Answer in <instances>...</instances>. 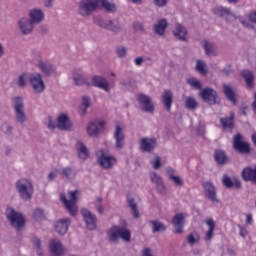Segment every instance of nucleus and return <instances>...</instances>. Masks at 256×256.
<instances>
[{"label": "nucleus", "instance_id": "5701e85b", "mask_svg": "<svg viewBox=\"0 0 256 256\" xmlns=\"http://www.w3.org/2000/svg\"><path fill=\"white\" fill-rule=\"evenodd\" d=\"M241 177L243 181H246V182L250 181L251 183L256 185V166L255 167L247 166L243 168L241 172Z\"/></svg>", "mask_w": 256, "mask_h": 256}, {"label": "nucleus", "instance_id": "9b49d317", "mask_svg": "<svg viewBox=\"0 0 256 256\" xmlns=\"http://www.w3.org/2000/svg\"><path fill=\"white\" fill-rule=\"evenodd\" d=\"M137 101L140 105L141 111L144 113H155V104L153 103V100H151V97L147 94H139L137 97Z\"/></svg>", "mask_w": 256, "mask_h": 256}, {"label": "nucleus", "instance_id": "bf43d9fd", "mask_svg": "<svg viewBox=\"0 0 256 256\" xmlns=\"http://www.w3.org/2000/svg\"><path fill=\"white\" fill-rule=\"evenodd\" d=\"M156 191L159 195H165V193H167V187H165V184L162 182L156 186Z\"/></svg>", "mask_w": 256, "mask_h": 256}, {"label": "nucleus", "instance_id": "4468645a", "mask_svg": "<svg viewBox=\"0 0 256 256\" xmlns=\"http://www.w3.org/2000/svg\"><path fill=\"white\" fill-rule=\"evenodd\" d=\"M115 149L121 151L125 147V132L123 125L117 124L114 130Z\"/></svg>", "mask_w": 256, "mask_h": 256}, {"label": "nucleus", "instance_id": "69168bd1", "mask_svg": "<svg viewBox=\"0 0 256 256\" xmlns=\"http://www.w3.org/2000/svg\"><path fill=\"white\" fill-rule=\"evenodd\" d=\"M145 61V59L143 58V57H141V56H139V57H136L135 59H134V63H135V65L137 66V67H141V65H143V62Z\"/></svg>", "mask_w": 256, "mask_h": 256}, {"label": "nucleus", "instance_id": "72a5a7b5", "mask_svg": "<svg viewBox=\"0 0 256 256\" xmlns=\"http://www.w3.org/2000/svg\"><path fill=\"white\" fill-rule=\"evenodd\" d=\"M213 13L214 15H216V17H220V18L233 16V11H231V8H227L223 6H216L213 9Z\"/></svg>", "mask_w": 256, "mask_h": 256}, {"label": "nucleus", "instance_id": "6ab92c4d", "mask_svg": "<svg viewBox=\"0 0 256 256\" xmlns=\"http://www.w3.org/2000/svg\"><path fill=\"white\" fill-rule=\"evenodd\" d=\"M204 187V195L209 199V201H212V203H219V199H217V189H215V186L211 182H205L203 183Z\"/></svg>", "mask_w": 256, "mask_h": 256}, {"label": "nucleus", "instance_id": "1a4fd4ad", "mask_svg": "<svg viewBox=\"0 0 256 256\" xmlns=\"http://www.w3.org/2000/svg\"><path fill=\"white\" fill-rule=\"evenodd\" d=\"M28 81L34 93H43L45 91V81L43 80V75H41V73H31Z\"/></svg>", "mask_w": 256, "mask_h": 256}, {"label": "nucleus", "instance_id": "8fccbe9b", "mask_svg": "<svg viewBox=\"0 0 256 256\" xmlns=\"http://www.w3.org/2000/svg\"><path fill=\"white\" fill-rule=\"evenodd\" d=\"M222 185H224L226 189H233L234 187L233 180H231V177H229L227 174L223 175Z\"/></svg>", "mask_w": 256, "mask_h": 256}, {"label": "nucleus", "instance_id": "f03ea898", "mask_svg": "<svg viewBox=\"0 0 256 256\" xmlns=\"http://www.w3.org/2000/svg\"><path fill=\"white\" fill-rule=\"evenodd\" d=\"M93 23L97 25V27H100V29L110 31L114 35H119V33L123 31V25H121L119 18L104 20L103 16L98 15L93 17Z\"/></svg>", "mask_w": 256, "mask_h": 256}, {"label": "nucleus", "instance_id": "e433bc0d", "mask_svg": "<svg viewBox=\"0 0 256 256\" xmlns=\"http://www.w3.org/2000/svg\"><path fill=\"white\" fill-rule=\"evenodd\" d=\"M127 203H128V207L132 211L133 218L139 219V217H141V215L139 214V210L137 208V202H135V198H133L131 196H127Z\"/></svg>", "mask_w": 256, "mask_h": 256}, {"label": "nucleus", "instance_id": "7c9ffc66", "mask_svg": "<svg viewBox=\"0 0 256 256\" xmlns=\"http://www.w3.org/2000/svg\"><path fill=\"white\" fill-rule=\"evenodd\" d=\"M29 17L31 20V23L34 25H39L43 19H45V14L43 13V10L34 8L29 11Z\"/></svg>", "mask_w": 256, "mask_h": 256}, {"label": "nucleus", "instance_id": "a18cd8bd", "mask_svg": "<svg viewBox=\"0 0 256 256\" xmlns=\"http://www.w3.org/2000/svg\"><path fill=\"white\" fill-rule=\"evenodd\" d=\"M187 83L188 85H190V87H192V89H198L199 91L203 89L201 82L196 78H188Z\"/></svg>", "mask_w": 256, "mask_h": 256}, {"label": "nucleus", "instance_id": "a211bd4d", "mask_svg": "<svg viewBox=\"0 0 256 256\" xmlns=\"http://www.w3.org/2000/svg\"><path fill=\"white\" fill-rule=\"evenodd\" d=\"M57 128L60 131H71L73 129V122L69 119L67 114H60L57 118Z\"/></svg>", "mask_w": 256, "mask_h": 256}, {"label": "nucleus", "instance_id": "473e14b6", "mask_svg": "<svg viewBox=\"0 0 256 256\" xmlns=\"http://www.w3.org/2000/svg\"><path fill=\"white\" fill-rule=\"evenodd\" d=\"M214 161L217 165H227L229 163V157L223 150H215L214 151Z\"/></svg>", "mask_w": 256, "mask_h": 256}, {"label": "nucleus", "instance_id": "aec40b11", "mask_svg": "<svg viewBox=\"0 0 256 256\" xmlns=\"http://www.w3.org/2000/svg\"><path fill=\"white\" fill-rule=\"evenodd\" d=\"M187 215L185 213H177L173 218H172V224L174 227H176L174 233L177 235L183 233V228L185 227V218Z\"/></svg>", "mask_w": 256, "mask_h": 256}, {"label": "nucleus", "instance_id": "ea45409f", "mask_svg": "<svg viewBox=\"0 0 256 256\" xmlns=\"http://www.w3.org/2000/svg\"><path fill=\"white\" fill-rule=\"evenodd\" d=\"M60 175H62V177L65 179H68V181H71V179H75L77 173H75V171L68 166L61 169Z\"/></svg>", "mask_w": 256, "mask_h": 256}, {"label": "nucleus", "instance_id": "4d7b16f0", "mask_svg": "<svg viewBox=\"0 0 256 256\" xmlns=\"http://www.w3.org/2000/svg\"><path fill=\"white\" fill-rule=\"evenodd\" d=\"M186 241H187L188 245H195V243H197V241H199V236L195 237V235H193V233H191L186 237Z\"/></svg>", "mask_w": 256, "mask_h": 256}, {"label": "nucleus", "instance_id": "052dcab7", "mask_svg": "<svg viewBox=\"0 0 256 256\" xmlns=\"http://www.w3.org/2000/svg\"><path fill=\"white\" fill-rule=\"evenodd\" d=\"M242 77H243V79H245V81H247L248 79H251L255 76L253 75V72H251L249 70H243L242 71Z\"/></svg>", "mask_w": 256, "mask_h": 256}, {"label": "nucleus", "instance_id": "412c9836", "mask_svg": "<svg viewBox=\"0 0 256 256\" xmlns=\"http://www.w3.org/2000/svg\"><path fill=\"white\" fill-rule=\"evenodd\" d=\"M71 226V219L64 218L60 219L55 224V231L63 237L64 235H67V231H69V227Z\"/></svg>", "mask_w": 256, "mask_h": 256}, {"label": "nucleus", "instance_id": "c03bdc74", "mask_svg": "<svg viewBox=\"0 0 256 256\" xmlns=\"http://www.w3.org/2000/svg\"><path fill=\"white\" fill-rule=\"evenodd\" d=\"M82 116L87 113V109L91 107V98L89 96H83L82 97Z\"/></svg>", "mask_w": 256, "mask_h": 256}, {"label": "nucleus", "instance_id": "f257e3e1", "mask_svg": "<svg viewBox=\"0 0 256 256\" xmlns=\"http://www.w3.org/2000/svg\"><path fill=\"white\" fill-rule=\"evenodd\" d=\"M12 107L14 109V121L21 125V127H25L29 118L27 117V112H25V100L23 96H15L12 98Z\"/></svg>", "mask_w": 256, "mask_h": 256}, {"label": "nucleus", "instance_id": "4be33fe9", "mask_svg": "<svg viewBox=\"0 0 256 256\" xmlns=\"http://www.w3.org/2000/svg\"><path fill=\"white\" fill-rule=\"evenodd\" d=\"M157 147V139L155 138H142L140 140V149L143 153H151Z\"/></svg>", "mask_w": 256, "mask_h": 256}, {"label": "nucleus", "instance_id": "5fc2aeb1", "mask_svg": "<svg viewBox=\"0 0 256 256\" xmlns=\"http://www.w3.org/2000/svg\"><path fill=\"white\" fill-rule=\"evenodd\" d=\"M13 129H15V127L7 123L3 124L1 127V131L4 132L5 135H13Z\"/></svg>", "mask_w": 256, "mask_h": 256}, {"label": "nucleus", "instance_id": "864d4df0", "mask_svg": "<svg viewBox=\"0 0 256 256\" xmlns=\"http://www.w3.org/2000/svg\"><path fill=\"white\" fill-rule=\"evenodd\" d=\"M169 179L176 187H183V179H181V177L169 174Z\"/></svg>", "mask_w": 256, "mask_h": 256}, {"label": "nucleus", "instance_id": "13d9d810", "mask_svg": "<svg viewBox=\"0 0 256 256\" xmlns=\"http://www.w3.org/2000/svg\"><path fill=\"white\" fill-rule=\"evenodd\" d=\"M168 3H169V0H153V5L159 8L167 7Z\"/></svg>", "mask_w": 256, "mask_h": 256}, {"label": "nucleus", "instance_id": "09e8293b", "mask_svg": "<svg viewBox=\"0 0 256 256\" xmlns=\"http://www.w3.org/2000/svg\"><path fill=\"white\" fill-rule=\"evenodd\" d=\"M33 218L35 221H43V219H45V211L41 208H36L33 213Z\"/></svg>", "mask_w": 256, "mask_h": 256}, {"label": "nucleus", "instance_id": "dca6fc26", "mask_svg": "<svg viewBox=\"0 0 256 256\" xmlns=\"http://www.w3.org/2000/svg\"><path fill=\"white\" fill-rule=\"evenodd\" d=\"M100 156L98 157V164L102 169H111L117 163V159L113 156L105 155V150H100Z\"/></svg>", "mask_w": 256, "mask_h": 256}, {"label": "nucleus", "instance_id": "603ef678", "mask_svg": "<svg viewBox=\"0 0 256 256\" xmlns=\"http://www.w3.org/2000/svg\"><path fill=\"white\" fill-rule=\"evenodd\" d=\"M116 55L119 59H123V58L127 57V47L118 46L116 48Z\"/></svg>", "mask_w": 256, "mask_h": 256}, {"label": "nucleus", "instance_id": "0e129e2a", "mask_svg": "<svg viewBox=\"0 0 256 256\" xmlns=\"http://www.w3.org/2000/svg\"><path fill=\"white\" fill-rule=\"evenodd\" d=\"M55 122L53 121L52 117H48V123H47V128L50 129V131H54L55 129Z\"/></svg>", "mask_w": 256, "mask_h": 256}, {"label": "nucleus", "instance_id": "338daca9", "mask_svg": "<svg viewBox=\"0 0 256 256\" xmlns=\"http://www.w3.org/2000/svg\"><path fill=\"white\" fill-rule=\"evenodd\" d=\"M142 256H153V254H151V248H144L142 251Z\"/></svg>", "mask_w": 256, "mask_h": 256}, {"label": "nucleus", "instance_id": "b1692460", "mask_svg": "<svg viewBox=\"0 0 256 256\" xmlns=\"http://www.w3.org/2000/svg\"><path fill=\"white\" fill-rule=\"evenodd\" d=\"M36 67L40 69L45 77H51L55 73V66L48 61L39 60Z\"/></svg>", "mask_w": 256, "mask_h": 256}, {"label": "nucleus", "instance_id": "79ce46f5", "mask_svg": "<svg viewBox=\"0 0 256 256\" xmlns=\"http://www.w3.org/2000/svg\"><path fill=\"white\" fill-rule=\"evenodd\" d=\"M100 9H104L106 13H117V5L113 2H109V0H107Z\"/></svg>", "mask_w": 256, "mask_h": 256}, {"label": "nucleus", "instance_id": "39448f33", "mask_svg": "<svg viewBox=\"0 0 256 256\" xmlns=\"http://www.w3.org/2000/svg\"><path fill=\"white\" fill-rule=\"evenodd\" d=\"M6 219H8L11 227L16 231H21L25 227V216L21 212L15 211L13 208H8L6 211Z\"/></svg>", "mask_w": 256, "mask_h": 256}, {"label": "nucleus", "instance_id": "ddd939ff", "mask_svg": "<svg viewBox=\"0 0 256 256\" xmlns=\"http://www.w3.org/2000/svg\"><path fill=\"white\" fill-rule=\"evenodd\" d=\"M81 215L84 218L86 227L89 231H95L97 229V216H95L87 208L81 209Z\"/></svg>", "mask_w": 256, "mask_h": 256}, {"label": "nucleus", "instance_id": "774afa93", "mask_svg": "<svg viewBox=\"0 0 256 256\" xmlns=\"http://www.w3.org/2000/svg\"><path fill=\"white\" fill-rule=\"evenodd\" d=\"M248 19L251 21V23H256V12L250 13Z\"/></svg>", "mask_w": 256, "mask_h": 256}, {"label": "nucleus", "instance_id": "49530a36", "mask_svg": "<svg viewBox=\"0 0 256 256\" xmlns=\"http://www.w3.org/2000/svg\"><path fill=\"white\" fill-rule=\"evenodd\" d=\"M196 71H199V73H201L202 75H207V73H209L203 60L196 61Z\"/></svg>", "mask_w": 256, "mask_h": 256}, {"label": "nucleus", "instance_id": "6e6d98bb", "mask_svg": "<svg viewBox=\"0 0 256 256\" xmlns=\"http://www.w3.org/2000/svg\"><path fill=\"white\" fill-rule=\"evenodd\" d=\"M150 164L152 165L153 169L158 170L161 169V157L156 156L153 160H150Z\"/></svg>", "mask_w": 256, "mask_h": 256}, {"label": "nucleus", "instance_id": "37998d69", "mask_svg": "<svg viewBox=\"0 0 256 256\" xmlns=\"http://www.w3.org/2000/svg\"><path fill=\"white\" fill-rule=\"evenodd\" d=\"M132 28L137 32V33H147V30L145 29V24L139 20H136L132 24Z\"/></svg>", "mask_w": 256, "mask_h": 256}, {"label": "nucleus", "instance_id": "423d86ee", "mask_svg": "<svg viewBox=\"0 0 256 256\" xmlns=\"http://www.w3.org/2000/svg\"><path fill=\"white\" fill-rule=\"evenodd\" d=\"M68 195L70 197V200L67 199V196L65 194L60 195V201L63 203L64 207L67 209V211L72 215V217H75L77 215V207H75V203L79 201V192L78 190L69 191Z\"/></svg>", "mask_w": 256, "mask_h": 256}, {"label": "nucleus", "instance_id": "58836bf2", "mask_svg": "<svg viewBox=\"0 0 256 256\" xmlns=\"http://www.w3.org/2000/svg\"><path fill=\"white\" fill-rule=\"evenodd\" d=\"M199 107V103L193 96H189L185 100V108L188 109V111H195Z\"/></svg>", "mask_w": 256, "mask_h": 256}, {"label": "nucleus", "instance_id": "bb28decb", "mask_svg": "<svg viewBox=\"0 0 256 256\" xmlns=\"http://www.w3.org/2000/svg\"><path fill=\"white\" fill-rule=\"evenodd\" d=\"M222 92L226 99L232 103V105H237V93L233 90V87L229 84L222 85Z\"/></svg>", "mask_w": 256, "mask_h": 256}, {"label": "nucleus", "instance_id": "20e7f679", "mask_svg": "<svg viewBox=\"0 0 256 256\" xmlns=\"http://www.w3.org/2000/svg\"><path fill=\"white\" fill-rule=\"evenodd\" d=\"M15 188L23 201H31V199H33L34 188L33 184L28 179L21 178L16 181Z\"/></svg>", "mask_w": 256, "mask_h": 256}, {"label": "nucleus", "instance_id": "f8f14e48", "mask_svg": "<svg viewBox=\"0 0 256 256\" xmlns=\"http://www.w3.org/2000/svg\"><path fill=\"white\" fill-rule=\"evenodd\" d=\"M107 125V122L105 120L99 121H92L87 126V133L89 137H97L101 134V131L105 129V126Z\"/></svg>", "mask_w": 256, "mask_h": 256}, {"label": "nucleus", "instance_id": "a878e982", "mask_svg": "<svg viewBox=\"0 0 256 256\" xmlns=\"http://www.w3.org/2000/svg\"><path fill=\"white\" fill-rule=\"evenodd\" d=\"M220 123L224 131L233 132L235 129V112H231L229 117L220 118Z\"/></svg>", "mask_w": 256, "mask_h": 256}, {"label": "nucleus", "instance_id": "393cba45", "mask_svg": "<svg viewBox=\"0 0 256 256\" xmlns=\"http://www.w3.org/2000/svg\"><path fill=\"white\" fill-rule=\"evenodd\" d=\"M50 253L52 256H63L65 255V248L63 243L57 239H52L50 241Z\"/></svg>", "mask_w": 256, "mask_h": 256}, {"label": "nucleus", "instance_id": "f3484780", "mask_svg": "<svg viewBox=\"0 0 256 256\" xmlns=\"http://www.w3.org/2000/svg\"><path fill=\"white\" fill-rule=\"evenodd\" d=\"M18 25L22 35H31L35 27V24L31 22V20L27 17L20 18L18 21Z\"/></svg>", "mask_w": 256, "mask_h": 256}, {"label": "nucleus", "instance_id": "6e6552de", "mask_svg": "<svg viewBox=\"0 0 256 256\" xmlns=\"http://www.w3.org/2000/svg\"><path fill=\"white\" fill-rule=\"evenodd\" d=\"M198 95L207 105H219L220 103L219 93H217V90L211 87L201 89Z\"/></svg>", "mask_w": 256, "mask_h": 256}, {"label": "nucleus", "instance_id": "3c124183", "mask_svg": "<svg viewBox=\"0 0 256 256\" xmlns=\"http://www.w3.org/2000/svg\"><path fill=\"white\" fill-rule=\"evenodd\" d=\"M150 181H152L157 187V185H161V183H163V178H161V176H159L156 172H152L150 173Z\"/></svg>", "mask_w": 256, "mask_h": 256}, {"label": "nucleus", "instance_id": "c756f323", "mask_svg": "<svg viewBox=\"0 0 256 256\" xmlns=\"http://www.w3.org/2000/svg\"><path fill=\"white\" fill-rule=\"evenodd\" d=\"M162 103L166 111L171 112V107H173V91L164 90L162 93Z\"/></svg>", "mask_w": 256, "mask_h": 256}, {"label": "nucleus", "instance_id": "4c0bfd02", "mask_svg": "<svg viewBox=\"0 0 256 256\" xmlns=\"http://www.w3.org/2000/svg\"><path fill=\"white\" fill-rule=\"evenodd\" d=\"M150 223L152 224L153 233H163V231H167V226L159 220H152Z\"/></svg>", "mask_w": 256, "mask_h": 256}, {"label": "nucleus", "instance_id": "f704fd0d", "mask_svg": "<svg viewBox=\"0 0 256 256\" xmlns=\"http://www.w3.org/2000/svg\"><path fill=\"white\" fill-rule=\"evenodd\" d=\"M76 151L78 153L79 159H81L82 161H87V159H89V150L83 142L77 143Z\"/></svg>", "mask_w": 256, "mask_h": 256}, {"label": "nucleus", "instance_id": "680f3d73", "mask_svg": "<svg viewBox=\"0 0 256 256\" xmlns=\"http://www.w3.org/2000/svg\"><path fill=\"white\" fill-rule=\"evenodd\" d=\"M32 243H33V245H34V247H35L36 249H39V248L42 247V246H41V239H39L37 236H34V237L32 238Z\"/></svg>", "mask_w": 256, "mask_h": 256}, {"label": "nucleus", "instance_id": "cd10ccee", "mask_svg": "<svg viewBox=\"0 0 256 256\" xmlns=\"http://www.w3.org/2000/svg\"><path fill=\"white\" fill-rule=\"evenodd\" d=\"M173 35L178 39L179 41H187V35H189V32L187 31V28L179 23L175 24V29L173 30Z\"/></svg>", "mask_w": 256, "mask_h": 256}, {"label": "nucleus", "instance_id": "2f4dec72", "mask_svg": "<svg viewBox=\"0 0 256 256\" xmlns=\"http://www.w3.org/2000/svg\"><path fill=\"white\" fill-rule=\"evenodd\" d=\"M204 222L208 227V231L204 236V241H211L213 239V236L215 235V220H213V218H209Z\"/></svg>", "mask_w": 256, "mask_h": 256}, {"label": "nucleus", "instance_id": "9d476101", "mask_svg": "<svg viewBox=\"0 0 256 256\" xmlns=\"http://www.w3.org/2000/svg\"><path fill=\"white\" fill-rule=\"evenodd\" d=\"M97 11V6L93 0H82L78 4V13L81 17H91Z\"/></svg>", "mask_w": 256, "mask_h": 256}, {"label": "nucleus", "instance_id": "e2e57ef3", "mask_svg": "<svg viewBox=\"0 0 256 256\" xmlns=\"http://www.w3.org/2000/svg\"><path fill=\"white\" fill-rule=\"evenodd\" d=\"M253 79H255V76H253L252 78L245 80L246 82V87L248 89H255V83L253 82Z\"/></svg>", "mask_w": 256, "mask_h": 256}, {"label": "nucleus", "instance_id": "c9c22d12", "mask_svg": "<svg viewBox=\"0 0 256 256\" xmlns=\"http://www.w3.org/2000/svg\"><path fill=\"white\" fill-rule=\"evenodd\" d=\"M169 27V22L167 19L162 18L158 20V23L154 25V32L156 35H165V30Z\"/></svg>", "mask_w": 256, "mask_h": 256}, {"label": "nucleus", "instance_id": "c85d7f7f", "mask_svg": "<svg viewBox=\"0 0 256 256\" xmlns=\"http://www.w3.org/2000/svg\"><path fill=\"white\" fill-rule=\"evenodd\" d=\"M72 79L78 87L85 85L86 87H91V82L85 78V75L79 71H74L72 74Z\"/></svg>", "mask_w": 256, "mask_h": 256}, {"label": "nucleus", "instance_id": "0eeeda50", "mask_svg": "<svg viewBox=\"0 0 256 256\" xmlns=\"http://www.w3.org/2000/svg\"><path fill=\"white\" fill-rule=\"evenodd\" d=\"M232 147L239 155L247 156L251 154V144L243 140V135L241 133H236L233 136Z\"/></svg>", "mask_w": 256, "mask_h": 256}, {"label": "nucleus", "instance_id": "de8ad7c7", "mask_svg": "<svg viewBox=\"0 0 256 256\" xmlns=\"http://www.w3.org/2000/svg\"><path fill=\"white\" fill-rule=\"evenodd\" d=\"M17 86L20 87V89H25V87H27V74L26 73H22L18 76Z\"/></svg>", "mask_w": 256, "mask_h": 256}, {"label": "nucleus", "instance_id": "2eb2a0df", "mask_svg": "<svg viewBox=\"0 0 256 256\" xmlns=\"http://www.w3.org/2000/svg\"><path fill=\"white\" fill-rule=\"evenodd\" d=\"M90 87H97L98 89H103V91H106V93H109L111 91V87H109V80L99 75L92 76Z\"/></svg>", "mask_w": 256, "mask_h": 256}, {"label": "nucleus", "instance_id": "a19ab883", "mask_svg": "<svg viewBox=\"0 0 256 256\" xmlns=\"http://www.w3.org/2000/svg\"><path fill=\"white\" fill-rule=\"evenodd\" d=\"M203 49L206 55H215V43L204 40Z\"/></svg>", "mask_w": 256, "mask_h": 256}, {"label": "nucleus", "instance_id": "7ed1b4c3", "mask_svg": "<svg viewBox=\"0 0 256 256\" xmlns=\"http://www.w3.org/2000/svg\"><path fill=\"white\" fill-rule=\"evenodd\" d=\"M119 238L126 243H131V230L125 227L112 226L108 232V241L117 244Z\"/></svg>", "mask_w": 256, "mask_h": 256}]
</instances>
